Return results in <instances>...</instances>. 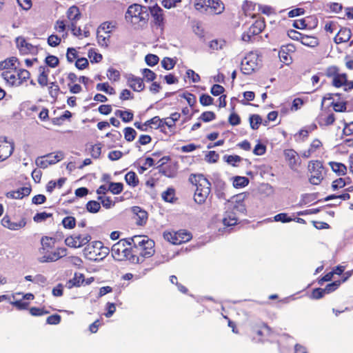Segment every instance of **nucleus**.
I'll return each instance as SVG.
<instances>
[{
	"instance_id": "nucleus-1",
	"label": "nucleus",
	"mask_w": 353,
	"mask_h": 353,
	"mask_svg": "<svg viewBox=\"0 0 353 353\" xmlns=\"http://www.w3.org/2000/svg\"><path fill=\"white\" fill-rule=\"evenodd\" d=\"M41 247L39 253L41 263L54 262L67 255V249L63 247L55 248L56 239L48 236H43L40 240Z\"/></svg>"
},
{
	"instance_id": "nucleus-2",
	"label": "nucleus",
	"mask_w": 353,
	"mask_h": 353,
	"mask_svg": "<svg viewBox=\"0 0 353 353\" xmlns=\"http://www.w3.org/2000/svg\"><path fill=\"white\" fill-rule=\"evenodd\" d=\"M150 14L147 6L138 3L130 5L125 13V19L134 30H141L148 26Z\"/></svg>"
},
{
	"instance_id": "nucleus-3",
	"label": "nucleus",
	"mask_w": 353,
	"mask_h": 353,
	"mask_svg": "<svg viewBox=\"0 0 353 353\" xmlns=\"http://www.w3.org/2000/svg\"><path fill=\"white\" fill-rule=\"evenodd\" d=\"M188 181L196 187L194 194V201L199 204L205 203L211 194L212 184L202 174H190Z\"/></svg>"
},
{
	"instance_id": "nucleus-4",
	"label": "nucleus",
	"mask_w": 353,
	"mask_h": 353,
	"mask_svg": "<svg viewBox=\"0 0 353 353\" xmlns=\"http://www.w3.org/2000/svg\"><path fill=\"white\" fill-rule=\"evenodd\" d=\"M234 199L229 204L223 219V223L226 226L236 225L239 216L240 214L244 215L246 213V207L243 200L239 196H236Z\"/></svg>"
},
{
	"instance_id": "nucleus-5",
	"label": "nucleus",
	"mask_w": 353,
	"mask_h": 353,
	"mask_svg": "<svg viewBox=\"0 0 353 353\" xmlns=\"http://www.w3.org/2000/svg\"><path fill=\"white\" fill-rule=\"evenodd\" d=\"M110 253L109 248L105 246L100 241H94L88 244L83 249V254L91 261H101Z\"/></svg>"
},
{
	"instance_id": "nucleus-6",
	"label": "nucleus",
	"mask_w": 353,
	"mask_h": 353,
	"mask_svg": "<svg viewBox=\"0 0 353 353\" xmlns=\"http://www.w3.org/2000/svg\"><path fill=\"white\" fill-rule=\"evenodd\" d=\"M309 182L314 185L321 184L326 174V169L321 161L312 160L307 164Z\"/></svg>"
},
{
	"instance_id": "nucleus-7",
	"label": "nucleus",
	"mask_w": 353,
	"mask_h": 353,
	"mask_svg": "<svg viewBox=\"0 0 353 353\" xmlns=\"http://www.w3.org/2000/svg\"><path fill=\"white\" fill-rule=\"evenodd\" d=\"M130 237L120 239L114 243L111 249L112 257L119 261H128L130 256V246H132Z\"/></svg>"
},
{
	"instance_id": "nucleus-8",
	"label": "nucleus",
	"mask_w": 353,
	"mask_h": 353,
	"mask_svg": "<svg viewBox=\"0 0 353 353\" xmlns=\"http://www.w3.org/2000/svg\"><path fill=\"white\" fill-rule=\"evenodd\" d=\"M132 245H137L144 259L150 258L154 254V241L146 236L130 237Z\"/></svg>"
},
{
	"instance_id": "nucleus-9",
	"label": "nucleus",
	"mask_w": 353,
	"mask_h": 353,
	"mask_svg": "<svg viewBox=\"0 0 353 353\" xmlns=\"http://www.w3.org/2000/svg\"><path fill=\"white\" fill-rule=\"evenodd\" d=\"M272 329L263 322L253 324L250 329L252 341L256 343H263L269 339L272 334Z\"/></svg>"
},
{
	"instance_id": "nucleus-10",
	"label": "nucleus",
	"mask_w": 353,
	"mask_h": 353,
	"mask_svg": "<svg viewBox=\"0 0 353 353\" xmlns=\"http://www.w3.org/2000/svg\"><path fill=\"white\" fill-rule=\"evenodd\" d=\"M163 238L173 245H180L190 241L192 234L187 230H179L178 231H165Z\"/></svg>"
},
{
	"instance_id": "nucleus-11",
	"label": "nucleus",
	"mask_w": 353,
	"mask_h": 353,
	"mask_svg": "<svg viewBox=\"0 0 353 353\" xmlns=\"http://www.w3.org/2000/svg\"><path fill=\"white\" fill-rule=\"evenodd\" d=\"M90 240L91 236L89 234H74L66 237L65 243L70 248H79L87 245Z\"/></svg>"
},
{
	"instance_id": "nucleus-12",
	"label": "nucleus",
	"mask_w": 353,
	"mask_h": 353,
	"mask_svg": "<svg viewBox=\"0 0 353 353\" xmlns=\"http://www.w3.org/2000/svg\"><path fill=\"white\" fill-rule=\"evenodd\" d=\"M283 157L285 163L289 168L294 171H297L301 165V160L298 152L294 149H285Z\"/></svg>"
},
{
	"instance_id": "nucleus-13",
	"label": "nucleus",
	"mask_w": 353,
	"mask_h": 353,
	"mask_svg": "<svg viewBox=\"0 0 353 353\" xmlns=\"http://www.w3.org/2000/svg\"><path fill=\"white\" fill-rule=\"evenodd\" d=\"M323 150V142L319 139H314L310 143L308 148L302 152L301 156L305 159L316 157Z\"/></svg>"
},
{
	"instance_id": "nucleus-14",
	"label": "nucleus",
	"mask_w": 353,
	"mask_h": 353,
	"mask_svg": "<svg viewBox=\"0 0 353 353\" xmlns=\"http://www.w3.org/2000/svg\"><path fill=\"white\" fill-rule=\"evenodd\" d=\"M147 7L148 8V12H150L153 19L154 25L162 29L164 26V14L163 9L157 4Z\"/></svg>"
},
{
	"instance_id": "nucleus-15",
	"label": "nucleus",
	"mask_w": 353,
	"mask_h": 353,
	"mask_svg": "<svg viewBox=\"0 0 353 353\" xmlns=\"http://www.w3.org/2000/svg\"><path fill=\"white\" fill-rule=\"evenodd\" d=\"M0 69H6L2 72L3 78L11 85H19L20 81L19 79L18 68H0Z\"/></svg>"
},
{
	"instance_id": "nucleus-16",
	"label": "nucleus",
	"mask_w": 353,
	"mask_h": 353,
	"mask_svg": "<svg viewBox=\"0 0 353 353\" xmlns=\"http://www.w3.org/2000/svg\"><path fill=\"white\" fill-rule=\"evenodd\" d=\"M14 144L8 141L6 137H0V161L8 159L13 152Z\"/></svg>"
},
{
	"instance_id": "nucleus-17",
	"label": "nucleus",
	"mask_w": 353,
	"mask_h": 353,
	"mask_svg": "<svg viewBox=\"0 0 353 353\" xmlns=\"http://www.w3.org/2000/svg\"><path fill=\"white\" fill-rule=\"evenodd\" d=\"M16 44L19 52L23 54H35L37 52V47L28 43L23 37H18L16 39Z\"/></svg>"
},
{
	"instance_id": "nucleus-18",
	"label": "nucleus",
	"mask_w": 353,
	"mask_h": 353,
	"mask_svg": "<svg viewBox=\"0 0 353 353\" xmlns=\"http://www.w3.org/2000/svg\"><path fill=\"white\" fill-rule=\"evenodd\" d=\"M1 224L3 227L9 230H18L26 226V221L25 218H21L19 221H12L9 216L6 215L1 219Z\"/></svg>"
},
{
	"instance_id": "nucleus-19",
	"label": "nucleus",
	"mask_w": 353,
	"mask_h": 353,
	"mask_svg": "<svg viewBox=\"0 0 353 353\" xmlns=\"http://www.w3.org/2000/svg\"><path fill=\"white\" fill-rule=\"evenodd\" d=\"M327 76L332 77V85L336 88H341L343 85H348L349 89L353 88V81H347L346 74L334 72L332 74L328 73Z\"/></svg>"
},
{
	"instance_id": "nucleus-20",
	"label": "nucleus",
	"mask_w": 353,
	"mask_h": 353,
	"mask_svg": "<svg viewBox=\"0 0 353 353\" xmlns=\"http://www.w3.org/2000/svg\"><path fill=\"white\" fill-rule=\"evenodd\" d=\"M262 57L257 52H250L241 59V65L255 66L261 64Z\"/></svg>"
},
{
	"instance_id": "nucleus-21",
	"label": "nucleus",
	"mask_w": 353,
	"mask_h": 353,
	"mask_svg": "<svg viewBox=\"0 0 353 353\" xmlns=\"http://www.w3.org/2000/svg\"><path fill=\"white\" fill-rule=\"evenodd\" d=\"M127 83L128 85L134 92H139L145 89V84L143 79L133 74H129L127 78Z\"/></svg>"
},
{
	"instance_id": "nucleus-22",
	"label": "nucleus",
	"mask_w": 353,
	"mask_h": 353,
	"mask_svg": "<svg viewBox=\"0 0 353 353\" xmlns=\"http://www.w3.org/2000/svg\"><path fill=\"white\" fill-rule=\"evenodd\" d=\"M335 121L334 114L330 112H321L317 118L319 125L323 127L333 125Z\"/></svg>"
},
{
	"instance_id": "nucleus-23",
	"label": "nucleus",
	"mask_w": 353,
	"mask_h": 353,
	"mask_svg": "<svg viewBox=\"0 0 353 353\" xmlns=\"http://www.w3.org/2000/svg\"><path fill=\"white\" fill-rule=\"evenodd\" d=\"M130 256L129 262L134 264L142 263L145 259L140 252L137 245H132L130 246Z\"/></svg>"
},
{
	"instance_id": "nucleus-24",
	"label": "nucleus",
	"mask_w": 353,
	"mask_h": 353,
	"mask_svg": "<svg viewBox=\"0 0 353 353\" xmlns=\"http://www.w3.org/2000/svg\"><path fill=\"white\" fill-rule=\"evenodd\" d=\"M32 189L30 185L24 186L7 193V196L15 199H21L25 196H28L31 193Z\"/></svg>"
},
{
	"instance_id": "nucleus-25",
	"label": "nucleus",
	"mask_w": 353,
	"mask_h": 353,
	"mask_svg": "<svg viewBox=\"0 0 353 353\" xmlns=\"http://www.w3.org/2000/svg\"><path fill=\"white\" fill-rule=\"evenodd\" d=\"M203 3L210 8L216 14L222 13L225 9L223 3L220 0H203Z\"/></svg>"
},
{
	"instance_id": "nucleus-26",
	"label": "nucleus",
	"mask_w": 353,
	"mask_h": 353,
	"mask_svg": "<svg viewBox=\"0 0 353 353\" xmlns=\"http://www.w3.org/2000/svg\"><path fill=\"white\" fill-rule=\"evenodd\" d=\"M328 165L330 166L332 170L338 176H345L347 174V166L339 162L330 161Z\"/></svg>"
},
{
	"instance_id": "nucleus-27",
	"label": "nucleus",
	"mask_w": 353,
	"mask_h": 353,
	"mask_svg": "<svg viewBox=\"0 0 353 353\" xmlns=\"http://www.w3.org/2000/svg\"><path fill=\"white\" fill-rule=\"evenodd\" d=\"M351 30L348 28H341L334 37L336 43L347 42L351 38Z\"/></svg>"
},
{
	"instance_id": "nucleus-28",
	"label": "nucleus",
	"mask_w": 353,
	"mask_h": 353,
	"mask_svg": "<svg viewBox=\"0 0 353 353\" xmlns=\"http://www.w3.org/2000/svg\"><path fill=\"white\" fill-rule=\"evenodd\" d=\"M84 281V274L82 273L75 272L74 277L67 282L66 286L68 288H72L73 287H80L82 284H83Z\"/></svg>"
},
{
	"instance_id": "nucleus-29",
	"label": "nucleus",
	"mask_w": 353,
	"mask_h": 353,
	"mask_svg": "<svg viewBox=\"0 0 353 353\" xmlns=\"http://www.w3.org/2000/svg\"><path fill=\"white\" fill-rule=\"evenodd\" d=\"M67 17L70 20V23H77L81 19V14L79 8L76 6H72L68 8L66 12Z\"/></svg>"
},
{
	"instance_id": "nucleus-30",
	"label": "nucleus",
	"mask_w": 353,
	"mask_h": 353,
	"mask_svg": "<svg viewBox=\"0 0 353 353\" xmlns=\"http://www.w3.org/2000/svg\"><path fill=\"white\" fill-rule=\"evenodd\" d=\"M265 28V19L263 18H260L256 19L249 28L251 29L254 34L258 35L264 30Z\"/></svg>"
},
{
	"instance_id": "nucleus-31",
	"label": "nucleus",
	"mask_w": 353,
	"mask_h": 353,
	"mask_svg": "<svg viewBox=\"0 0 353 353\" xmlns=\"http://www.w3.org/2000/svg\"><path fill=\"white\" fill-rule=\"evenodd\" d=\"M134 211L137 214V224L143 225L145 224L148 219V213L146 211L141 210L139 207H135Z\"/></svg>"
},
{
	"instance_id": "nucleus-32",
	"label": "nucleus",
	"mask_w": 353,
	"mask_h": 353,
	"mask_svg": "<svg viewBox=\"0 0 353 353\" xmlns=\"http://www.w3.org/2000/svg\"><path fill=\"white\" fill-rule=\"evenodd\" d=\"M115 114L119 117L124 123H128L133 120L134 114L131 110H117Z\"/></svg>"
},
{
	"instance_id": "nucleus-33",
	"label": "nucleus",
	"mask_w": 353,
	"mask_h": 353,
	"mask_svg": "<svg viewBox=\"0 0 353 353\" xmlns=\"http://www.w3.org/2000/svg\"><path fill=\"white\" fill-rule=\"evenodd\" d=\"M125 180L128 185L133 188L137 186L139 183L137 174L133 171H130L125 175Z\"/></svg>"
},
{
	"instance_id": "nucleus-34",
	"label": "nucleus",
	"mask_w": 353,
	"mask_h": 353,
	"mask_svg": "<svg viewBox=\"0 0 353 353\" xmlns=\"http://www.w3.org/2000/svg\"><path fill=\"white\" fill-rule=\"evenodd\" d=\"M149 123V128H154L155 130H160L161 132L163 130V123L162 119L158 116H155L150 119L147 121Z\"/></svg>"
},
{
	"instance_id": "nucleus-35",
	"label": "nucleus",
	"mask_w": 353,
	"mask_h": 353,
	"mask_svg": "<svg viewBox=\"0 0 353 353\" xmlns=\"http://www.w3.org/2000/svg\"><path fill=\"white\" fill-rule=\"evenodd\" d=\"M330 106L336 112H345L347 110V101H332Z\"/></svg>"
},
{
	"instance_id": "nucleus-36",
	"label": "nucleus",
	"mask_w": 353,
	"mask_h": 353,
	"mask_svg": "<svg viewBox=\"0 0 353 353\" xmlns=\"http://www.w3.org/2000/svg\"><path fill=\"white\" fill-rule=\"evenodd\" d=\"M163 123V128L162 132L166 133V128H168L169 132L174 133V130L176 129V123L169 117H165L162 119Z\"/></svg>"
},
{
	"instance_id": "nucleus-37",
	"label": "nucleus",
	"mask_w": 353,
	"mask_h": 353,
	"mask_svg": "<svg viewBox=\"0 0 353 353\" xmlns=\"http://www.w3.org/2000/svg\"><path fill=\"white\" fill-rule=\"evenodd\" d=\"M161 197L163 201L172 203L175 199V190L173 188H168L163 192Z\"/></svg>"
},
{
	"instance_id": "nucleus-38",
	"label": "nucleus",
	"mask_w": 353,
	"mask_h": 353,
	"mask_svg": "<svg viewBox=\"0 0 353 353\" xmlns=\"http://www.w3.org/2000/svg\"><path fill=\"white\" fill-rule=\"evenodd\" d=\"M250 128L252 130H258L262 123V118L260 115L254 114L250 115L249 118Z\"/></svg>"
},
{
	"instance_id": "nucleus-39",
	"label": "nucleus",
	"mask_w": 353,
	"mask_h": 353,
	"mask_svg": "<svg viewBox=\"0 0 353 353\" xmlns=\"http://www.w3.org/2000/svg\"><path fill=\"white\" fill-rule=\"evenodd\" d=\"M279 57L281 62H282L283 64H285L286 65H290L292 62V57L283 48H281V50H279Z\"/></svg>"
},
{
	"instance_id": "nucleus-40",
	"label": "nucleus",
	"mask_w": 353,
	"mask_h": 353,
	"mask_svg": "<svg viewBox=\"0 0 353 353\" xmlns=\"http://www.w3.org/2000/svg\"><path fill=\"white\" fill-rule=\"evenodd\" d=\"M289 37L294 40H300L301 42L304 45H308V43L305 41V39H310V37L307 36H303L301 33L299 32L291 30L288 32Z\"/></svg>"
},
{
	"instance_id": "nucleus-41",
	"label": "nucleus",
	"mask_w": 353,
	"mask_h": 353,
	"mask_svg": "<svg viewBox=\"0 0 353 353\" xmlns=\"http://www.w3.org/2000/svg\"><path fill=\"white\" fill-rule=\"evenodd\" d=\"M43 70L38 77L37 81L41 86L44 87L48 85L49 70L48 68H46H46H43Z\"/></svg>"
},
{
	"instance_id": "nucleus-42",
	"label": "nucleus",
	"mask_w": 353,
	"mask_h": 353,
	"mask_svg": "<svg viewBox=\"0 0 353 353\" xmlns=\"http://www.w3.org/2000/svg\"><path fill=\"white\" fill-rule=\"evenodd\" d=\"M62 225L65 229H73L76 226V219L72 216H65L62 220Z\"/></svg>"
},
{
	"instance_id": "nucleus-43",
	"label": "nucleus",
	"mask_w": 353,
	"mask_h": 353,
	"mask_svg": "<svg viewBox=\"0 0 353 353\" xmlns=\"http://www.w3.org/2000/svg\"><path fill=\"white\" fill-rule=\"evenodd\" d=\"M124 138L128 141L131 142L134 140L137 136V132L135 130L131 127H126L123 130Z\"/></svg>"
},
{
	"instance_id": "nucleus-44",
	"label": "nucleus",
	"mask_w": 353,
	"mask_h": 353,
	"mask_svg": "<svg viewBox=\"0 0 353 353\" xmlns=\"http://www.w3.org/2000/svg\"><path fill=\"white\" fill-rule=\"evenodd\" d=\"M159 172L163 175L169 178H173L176 174V171L174 170L171 165H167L160 168Z\"/></svg>"
},
{
	"instance_id": "nucleus-45",
	"label": "nucleus",
	"mask_w": 353,
	"mask_h": 353,
	"mask_svg": "<svg viewBox=\"0 0 353 353\" xmlns=\"http://www.w3.org/2000/svg\"><path fill=\"white\" fill-rule=\"evenodd\" d=\"M341 122L343 124V134L345 136L353 135V121L347 122L343 119Z\"/></svg>"
},
{
	"instance_id": "nucleus-46",
	"label": "nucleus",
	"mask_w": 353,
	"mask_h": 353,
	"mask_svg": "<svg viewBox=\"0 0 353 353\" xmlns=\"http://www.w3.org/2000/svg\"><path fill=\"white\" fill-rule=\"evenodd\" d=\"M107 77L111 81L115 82L120 79V72L114 68H110L107 71Z\"/></svg>"
},
{
	"instance_id": "nucleus-47",
	"label": "nucleus",
	"mask_w": 353,
	"mask_h": 353,
	"mask_svg": "<svg viewBox=\"0 0 353 353\" xmlns=\"http://www.w3.org/2000/svg\"><path fill=\"white\" fill-rule=\"evenodd\" d=\"M97 90L99 91L105 92L109 94H115V90L114 88L109 85L108 83H100L97 85Z\"/></svg>"
},
{
	"instance_id": "nucleus-48",
	"label": "nucleus",
	"mask_w": 353,
	"mask_h": 353,
	"mask_svg": "<svg viewBox=\"0 0 353 353\" xmlns=\"http://www.w3.org/2000/svg\"><path fill=\"white\" fill-rule=\"evenodd\" d=\"M225 45V41L221 39H214L209 43V48L212 50H219L223 49Z\"/></svg>"
},
{
	"instance_id": "nucleus-49",
	"label": "nucleus",
	"mask_w": 353,
	"mask_h": 353,
	"mask_svg": "<svg viewBox=\"0 0 353 353\" xmlns=\"http://www.w3.org/2000/svg\"><path fill=\"white\" fill-rule=\"evenodd\" d=\"M86 209L91 213H97L101 209L100 203L97 201H90L86 204Z\"/></svg>"
},
{
	"instance_id": "nucleus-50",
	"label": "nucleus",
	"mask_w": 353,
	"mask_h": 353,
	"mask_svg": "<svg viewBox=\"0 0 353 353\" xmlns=\"http://www.w3.org/2000/svg\"><path fill=\"white\" fill-rule=\"evenodd\" d=\"M49 94L52 98L56 99L59 94L60 88L56 82H52L48 87Z\"/></svg>"
},
{
	"instance_id": "nucleus-51",
	"label": "nucleus",
	"mask_w": 353,
	"mask_h": 353,
	"mask_svg": "<svg viewBox=\"0 0 353 353\" xmlns=\"http://www.w3.org/2000/svg\"><path fill=\"white\" fill-rule=\"evenodd\" d=\"M108 190L114 194H119L123 191V185L122 183L111 182L109 185Z\"/></svg>"
},
{
	"instance_id": "nucleus-52",
	"label": "nucleus",
	"mask_w": 353,
	"mask_h": 353,
	"mask_svg": "<svg viewBox=\"0 0 353 353\" xmlns=\"http://www.w3.org/2000/svg\"><path fill=\"white\" fill-rule=\"evenodd\" d=\"M10 304L16 307L19 310H23L28 309L29 306V302L25 301L24 299L14 300L10 301Z\"/></svg>"
},
{
	"instance_id": "nucleus-53",
	"label": "nucleus",
	"mask_w": 353,
	"mask_h": 353,
	"mask_svg": "<svg viewBox=\"0 0 353 353\" xmlns=\"http://www.w3.org/2000/svg\"><path fill=\"white\" fill-rule=\"evenodd\" d=\"M52 213H48L46 212H38L33 216V220L36 223H41L46 221L48 218L52 217Z\"/></svg>"
},
{
	"instance_id": "nucleus-54",
	"label": "nucleus",
	"mask_w": 353,
	"mask_h": 353,
	"mask_svg": "<svg viewBox=\"0 0 353 353\" xmlns=\"http://www.w3.org/2000/svg\"><path fill=\"white\" fill-rule=\"evenodd\" d=\"M256 34L251 30V29L248 28V30L244 32L242 34V40L245 42H254L257 38L256 37Z\"/></svg>"
},
{
	"instance_id": "nucleus-55",
	"label": "nucleus",
	"mask_w": 353,
	"mask_h": 353,
	"mask_svg": "<svg viewBox=\"0 0 353 353\" xmlns=\"http://www.w3.org/2000/svg\"><path fill=\"white\" fill-rule=\"evenodd\" d=\"M45 157H46V159H48L49 165H52L62 160L63 158V155L61 152H57L54 155L49 154L48 155H46Z\"/></svg>"
},
{
	"instance_id": "nucleus-56",
	"label": "nucleus",
	"mask_w": 353,
	"mask_h": 353,
	"mask_svg": "<svg viewBox=\"0 0 353 353\" xmlns=\"http://www.w3.org/2000/svg\"><path fill=\"white\" fill-rule=\"evenodd\" d=\"M66 57H67L68 61L70 63H72L74 61H76V60L78 58H79L76 49L73 48H69L68 49Z\"/></svg>"
},
{
	"instance_id": "nucleus-57",
	"label": "nucleus",
	"mask_w": 353,
	"mask_h": 353,
	"mask_svg": "<svg viewBox=\"0 0 353 353\" xmlns=\"http://www.w3.org/2000/svg\"><path fill=\"white\" fill-rule=\"evenodd\" d=\"M29 312L30 314L34 316H40L50 313V312L46 310L44 307L40 308L37 307H30Z\"/></svg>"
},
{
	"instance_id": "nucleus-58",
	"label": "nucleus",
	"mask_w": 353,
	"mask_h": 353,
	"mask_svg": "<svg viewBox=\"0 0 353 353\" xmlns=\"http://www.w3.org/2000/svg\"><path fill=\"white\" fill-rule=\"evenodd\" d=\"M341 281L340 280L335 281L334 282H332L330 283H328L326 285V286L324 288V291L325 292V294H330L333 292H334L336 290L339 288V287L341 285Z\"/></svg>"
},
{
	"instance_id": "nucleus-59",
	"label": "nucleus",
	"mask_w": 353,
	"mask_h": 353,
	"mask_svg": "<svg viewBox=\"0 0 353 353\" xmlns=\"http://www.w3.org/2000/svg\"><path fill=\"white\" fill-rule=\"evenodd\" d=\"M216 119V114L212 111H205L203 112L200 117L199 119L202 120L203 122H210Z\"/></svg>"
},
{
	"instance_id": "nucleus-60",
	"label": "nucleus",
	"mask_w": 353,
	"mask_h": 353,
	"mask_svg": "<svg viewBox=\"0 0 353 353\" xmlns=\"http://www.w3.org/2000/svg\"><path fill=\"white\" fill-rule=\"evenodd\" d=\"M90 153L92 158L98 159L101 154V143L94 144L91 146Z\"/></svg>"
},
{
	"instance_id": "nucleus-61",
	"label": "nucleus",
	"mask_w": 353,
	"mask_h": 353,
	"mask_svg": "<svg viewBox=\"0 0 353 353\" xmlns=\"http://www.w3.org/2000/svg\"><path fill=\"white\" fill-rule=\"evenodd\" d=\"M115 28V23L112 21H105L103 23L99 28V30L100 32L102 30L105 33H110L112 32V30Z\"/></svg>"
},
{
	"instance_id": "nucleus-62",
	"label": "nucleus",
	"mask_w": 353,
	"mask_h": 353,
	"mask_svg": "<svg viewBox=\"0 0 353 353\" xmlns=\"http://www.w3.org/2000/svg\"><path fill=\"white\" fill-rule=\"evenodd\" d=\"M21 65V63L15 57H11L4 61L0 62V66H15V65Z\"/></svg>"
},
{
	"instance_id": "nucleus-63",
	"label": "nucleus",
	"mask_w": 353,
	"mask_h": 353,
	"mask_svg": "<svg viewBox=\"0 0 353 353\" xmlns=\"http://www.w3.org/2000/svg\"><path fill=\"white\" fill-rule=\"evenodd\" d=\"M142 74L143 78L146 80V81H153L156 77V74L152 71L151 70L145 68L142 71Z\"/></svg>"
},
{
	"instance_id": "nucleus-64",
	"label": "nucleus",
	"mask_w": 353,
	"mask_h": 353,
	"mask_svg": "<svg viewBox=\"0 0 353 353\" xmlns=\"http://www.w3.org/2000/svg\"><path fill=\"white\" fill-rule=\"evenodd\" d=\"M145 63H147V65H148L150 66H154L155 65H157L158 63L159 59L155 54H149L145 56Z\"/></svg>"
}]
</instances>
